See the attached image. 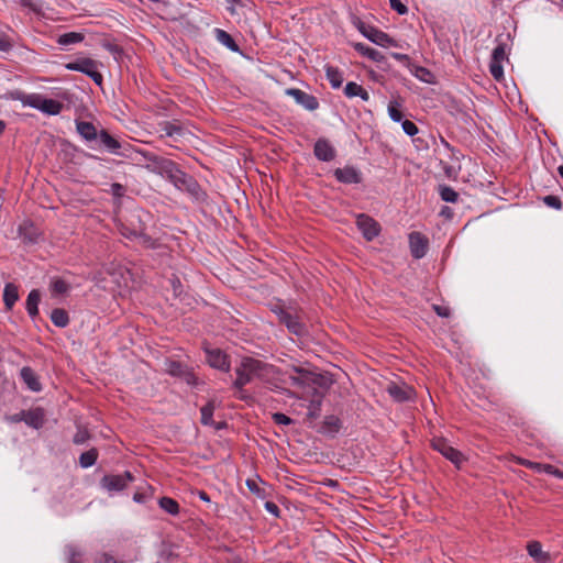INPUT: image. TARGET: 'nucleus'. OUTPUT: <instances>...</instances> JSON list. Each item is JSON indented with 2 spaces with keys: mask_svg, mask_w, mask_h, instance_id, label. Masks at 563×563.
<instances>
[{
  "mask_svg": "<svg viewBox=\"0 0 563 563\" xmlns=\"http://www.w3.org/2000/svg\"><path fill=\"white\" fill-rule=\"evenodd\" d=\"M289 383L298 388H328L332 384V379L324 374L311 371L308 367L291 365L287 371Z\"/></svg>",
  "mask_w": 563,
  "mask_h": 563,
  "instance_id": "nucleus-1",
  "label": "nucleus"
},
{
  "mask_svg": "<svg viewBox=\"0 0 563 563\" xmlns=\"http://www.w3.org/2000/svg\"><path fill=\"white\" fill-rule=\"evenodd\" d=\"M271 366L260 360L253 357H243L240 365L236 366V379L233 386L242 389L246 384H250L255 378H264L269 375Z\"/></svg>",
  "mask_w": 563,
  "mask_h": 563,
  "instance_id": "nucleus-2",
  "label": "nucleus"
},
{
  "mask_svg": "<svg viewBox=\"0 0 563 563\" xmlns=\"http://www.w3.org/2000/svg\"><path fill=\"white\" fill-rule=\"evenodd\" d=\"M145 157L151 163L148 168L172 181L176 187L187 184V175L173 161L153 154H148Z\"/></svg>",
  "mask_w": 563,
  "mask_h": 563,
  "instance_id": "nucleus-3",
  "label": "nucleus"
},
{
  "mask_svg": "<svg viewBox=\"0 0 563 563\" xmlns=\"http://www.w3.org/2000/svg\"><path fill=\"white\" fill-rule=\"evenodd\" d=\"M145 157L151 163L148 168L172 181L176 187L187 184V175L173 161L153 154H148Z\"/></svg>",
  "mask_w": 563,
  "mask_h": 563,
  "instance_id": "nucleus-4",
  "label": "nucleus"
},
{
  "mask_svg": "<svg viewBox=\"0 0 563 563\" xmlns=\"http://www.w3.org/2000/svg\"><path fill=\"white\" fill-rule=\"evenodd\" d=\"M65 67L68 70L80 71L89 76L99 86L102 84V75L98 70L99 63L91 58H78L75 62L66 64Z\"/></svg>",
  "mask_w": 563,
  "mask_h": 563,
  "instance_id": "nucleus-5",
  "label": "nucleus"
},
{
  "mask_svg": "<svg viewBox=\"0 0 563 563\" xmlns=\"http://www.w3.org/2000/svg\"><path fill=\"white\" fill-rule=\"evenodd\" d=\"M432 448L441 453L445 459L451 461L455 466L460 467L464 462L463 454L454 449L446 439L434 438L431 442Z\"/></svg>",
  "mask_w": 563,
  "mask_h": 563,
  "instance_id": "nucleus-6",
  "label": "nucleus"
},
{
  "mask_svg": "<svg viewBox=\"0 0 563 563\" xmlns=\"http://www.w3.org/2000/svg\"><path fill=\"white\" fill-rule=\"evenodd\" d=\"M132 481V474L130 472H124L123 474L118 475H104L100 484L108 492H120L123 490Z\"/></svg>",
  "mask_w": 563,
  "mask_h": 563,
  "instance_id": "nucleus-7",
  "label": "nucleus"
},
{
  "mask_svg": "<svg viewBox=\"0 0 563 563\" xmlns=\"http://www.w3.org/2000/svg\"><path fill=\"white\" fill-rule=\"evenodd\" d=\"M278 318L279 321L287 327L289 332L296 335H302L306 333V325L298 314H294L289 310L280 309L278 311Z\"/></svg>",
  "mask_w": 563,
  "mask_h": 563,
  "instance_id": "nucleus-8",
  "label": "nucleus"
},
{
  "mask_svg": "<svg viewBox=\"0 0 563 563\" xmlns=\"http://www.w3.org/2000/svg\"><path fill=\"white\" fill-rule=\"evenodd\" d=\"M506 59V48L504 44L497 45L492 54L489 63V71L494 79L501 80L504 78L503 62Z\"/></svg>",
  "mask_w": 563,
  "mask_h": 563,
  "instance_id": "nucleus-9",
  "label": "nucleus"
},
{
  "mask_svg": "<svg viewBox=\"0 0 563 563\" xmlns=\"http://www.w3.org/2000/svg\"><path fill=\"white\" fill-rule=\"evenodd\" d=\"M356 224L367 241H372L379 233L378 223L366 214L357 216Z\"/></svg>",
  "mask_w": 563,
  "mask_h": 563,
  "instance_id": "nucleus-10",
  "label": "nucleus"
},
{
  "mask_svg": "<svg viewBox=\"0 0 563 563\" xmlns=\"http://www.w3.org/2000/svg\"><path fill=\"white\" fill-rule=\"evenodd\" d=\"M286 93L292 97L297 103L301 104L305 109L313 111L318 109L319 102L317 98L297 88H289Z\"/></svg>",
  "mask_w": 563,
  "mask_h": 563,
  "instance_id": "nucleus-11",
  "label": "nucleus"
},
{
  "mask_svg": "<svg viewBox=\"0 0 563 563\" xmlns=\"http://www.w3.org/2000/svg\"><path fill=\"white\" fill-rule=\"evenodd\" d=\"M409 246L415 258H422L428 251V239L420 232L409 234Z\"/></svg>",
  "mask_w": 563,
  "mask_h": 563,
  "instance_id": "nucleus-12",
  "label": "nucleus"
},
{
  "mask_svg": "<svg viewBox=\"0 0 563 563\" xmlns=\"http://www.w3.org/2000/svg\"><path fill=\"white\" fill-rule=\"evenodd\" d=\"M207 362L211 367L218 368L223 372L230 371V362L224 352L220 349H208L206 350Z\"/></svg>",
  "mask_w": 563,
  "mask_h": 563,
  "instance_id": "nucleus-13",
  "label": "nucleus"
},
{
  "mask_svg": "<svg viewBox=\"0 0 563 563\" xmlns=\"http://www.w3.org/2000/svg\"><path fill=\"white\" fill-rule=\"evenodd\" d=\"M30 104L33 108L38 109L42 112L51 115L58 114L63 109V104L59 101L54 99L42 98L38 96L35 97Z\"/></svg>",
  "mask_w": 563,
  "mask_h": 563,
  "instance_id": "nucleus-14",
  "label": "nucleus"
},
{
  "mask_svg": "<svg viewBox=\"0 0 563 563\" xmlns=\"http://www.w3.org/2000/svg\"><path fill=\"white\" fill-rule=\"evenodd\" d=\"M335 178L343 184H358L362 180L360 170L352 166L336 168L334 170Z\"/></svg>",
  "mask_w": 563,
  "mask_h": 563,
  "instance_id": "nucleus-15",
  "label": "nucleus"
},
{
  "mask_svg": "<svg viewBox=\"0 0 563 563\" xmlns=\"http://www.w3.org/2000/svg\"><path fill=\"white\" fill-rule=\"evenodd\" d=\"M313 152L316 157L322 162H330L335 157L334 147L323 139L316 142Z\"/></svg>",
  "mask_w": 563,
  "mask_h": 563,
  "instance_id": "nucleus-16",
  "label": "nucleus"
},
{
  "mask_svg": "<svg viewBox=\"0 0 563 563\" xmlns=\"http://www.w3.org/2000/svg\"><path fill=\"white\" fill-rule=\"evenodd\" d=\"M386 390L396 401L408 400L412 395V388L407 385H397L395 383H390Z\"/></svg>",
  "mask_w": 563,
  "mask_h": 563,
  "instance_id": "nucleus-17",
  "label": "nucleus"
},
{
  "mask_svg": "<svg viewBox=\"0 0 563 563\" xmlns=\"http://www.w3.org/2000/svg\"><path fill=\"white\" fill-rule=\"evenodd\" d=\"M162 136L179 137L185 133L184 128L177 122L164 121L158 124Z\"/></svg>",
  "mask_w": 563,
  "mask_h": 563,
  "instance_id": "nucleus-18",
  "label": "nucleus"
},
{
  "mask_svg": "<svg viewBox=\"0 0 563 563\" xmlns=\"http://www.w3.org/2000/svg\"><path fill=\"white\" fill-rule=\"evenodd\" d=\"M361 31L368 40L378 45L386 46L393 42V40L386 33L379 30L368 27L362 29Z\"/></svg>",
  "mask_w": 563,
  "mask_h": 563,
  "instance_id": "nucleus-19",
  "label": "nucleus"
},
{
  "mask_svg": "<svg viewBox=\"0 0 563 563\" xmlns=\"http://www.w3.org/2000/svg\"><path fill=\"white\" fill-rule=\"evenodd\" d=\"M23 421L27 426L38 429L44 423V412L40 408L25 411V412H23Z\"/></svg>",
  "mask_w": 563,
  "mask_h": 563,
  "instance_id": "nucleus-20",
  "label": "nucleus"
},
{
  "mask_svg": "<svg viewBox=\"0 0 563 563\" xmlns=\"http://www.w3.org/2000/svg\"><path fill=\"white\" fill-rule=\"evenodd\" d=\"M528 553L538 563H547L550 561V554L542 550V545L538 541H532L527 545Z\"/></svg>",
  "mask_w": 563,
  "mask_h": 563,
  "instance_id": "nucleus-21",
  "label": "nucleus"
},
{
  "mask_svg": "<svg viewBox=\"0 0 563 563\" xmlns=\"http://www.w3.org/2000/svg\"><path fill=\"white\" fill-rule=\"evenodd\" d=\"M21 377L31 390L40 391L42 389L41 383L32 368L23 367L21 369Z\"/></svg>",
  "mask_w": 563,
  "mask_h": 563,
  "instance_id": "nucleus-22",
  "label": "nucleus"
},
{
  "mask_svg": "<svg viewBox=\"0 0 563 563\" xmlns=\"http://www.w3.org/2000/svg\"><path fill=\"white\" fill-rule=\"evenodd\" d=\"M77 132L87 141H93L99 135L91 122L79 121L76 124Z\"/></svg>",
  "mask_w": 563,
  "mask_h": 563,
  "instance_id": "nucleus-23",
  "label": "nucleus"
},
{
  "mask_svg": "<svg viewBox=\"0 0 563 563\" xmlns=\"http://www.w3.org/2000/svg\"><path fill=\"white\" fill-rule=\"evenodd\" d=\"M19 299L18 287L13 284H7L3 290V302L8 310H11Z\"/></svg>",
  "mask_w": 563,
  "mask_h": 563,
  "instance_id": "nucleus-24",
  "label": "nucleus"
},
{
  "mask_svg": "<svg viewBox=\"0 0 563 563\" xmlns=\"http://www.w3.org/2000/svg\"><path fill=\"white\" fill-rule=\"evenodd\" d=\"M344 93L349 98L360 97L364 101H367L369 99L368 92L361 85L354 81H350L346 84L344 88Z\"/></svg>",
  "mask_w": 563,
  "mask_h": 563,
  "instance_id": "nucleus-25",
  "label": "nucleus"
},
{
  "mask_svg": "<svg viewBox=\"0 0 563 563\" xmlns=\"http://www.w3.org/2000/svg\"><path fill=\"white\" fill-rule=\"evenodd\" d=\"M41 300V294L37 289H33L30 291L26 298V310L29 314L34 318L38 313V303Z\"/></svg>",
  "mask_w": 563,
  "mask_h": 563,
  "instance_id": "nucleus-26",
  "label": "nucleus"
},
{
  "mask_svg": "<svg viewBox=\"0 0 563 563\" xmlns=\"http://www.w3.org/2000/svg\"><path fill=\"white\" fill-rule=\"evenodd\" d=\"M98 136L103 146L111 153H117L121 147L120 142L111 136L106 130H102Z\"/></svg>",
  "mask_w": 563,
  "mask_h": 563,
  "instance_id": "nucleus-27",
  "label": "nucleus"
},
{
  "mask_svg": "<svg viewBox=\"0 0 563 563\" xmlns=\"http://www.w3.org/2000/svg\"><path fill=\"white\" fill-rule=\"evenodd\" d=\"M216 37L222 45H224L232 52H239L238 44L235 43L233 37L228 32H225L221 29H216Z\"/></svg>",
  "mask_w": 563,
  "mask_h": 563,
  "instance_id": "nucleus-28",
  "label": "nucleus"
},
{
  "mask_svg": "<svg viewBox=\"0 0 563 563\" xmlns=\"http://www.w3.org/2000/svg\"><path fill=\"white\" fill-rule=\"evenodd\" d=\"M325 76L334 89H338L341 87V85L343 82V77H342L341 71L338 68L327 65L325 66Z\"/></svg>",
  "mask_w": 563,
  "mask_h": 563,
  "instance_id": "nucleus-29",
  "label": "nucleus"
},
{
  "mask_svg": "<svg viewBox=\"0 0 563 563\" xmlns=\"http://www.w3.org/2000/svg\"><path fill=\"white\" fill-rule=\"evenodd\" d=\"M401 109H402V102L399 99L395 98L388 102L387 110H388V114L393 121H395V122L402 121Z\"/></svg>",
  "mask_w": 563,
  "mask_h": 563,
  "instance_id": "nucleus-30",
  "label": "nucleus"
},
{
  "mask_svg": "<svg viewBox=\"0 0 563 563\" xmlns=\"http://www.w3.org/2000/svg\"><path fill=\"white\" fill-rule=\"evenodd\" d=\"M51 320L58 328H65L69 323L68 313L60 308H56L52 311Z\"/></svg>",
  "mask_w": 563,
  "mask_h": 563,
  "instance_id": "nucleus-31",
  "label": "nucleus"
},
{
  "mask_svg": "<svg viewBox=\"0 0 563 563\" xmlns=\"http://www.w3.org/2000/svg\"><path fill=\"white\" fill-rule=\"evenodd\" d=\"M158 505L159 507L165 510L167 514L169 515H177L179 512V505L178 503L173 499V498H169V497H162L159 500H158Z\"/></svg>",
  "mask_w": 563,
  "mask_h": 563,
  "instance_id": "nucleus-32",
  "label": "nucleus"
},
{
  "mask_svg": "<svg viewBox=\"0 0 563 563\" xmlns=\"http://www.w3.org/2000/svg\"><path fill=\"white\" fill-rule=\"evenodd\" d=\"M84 34L82 33H79V32H69V33H65V34H62L59 35L58 40H57V43L59 45H70V44H75V43H79L84 40Z\"/></svg>",
  "mask_w": 563,
  "mask_h": 563,
  "instance_id": "nucleus-33",
  "label": "nucleus"
},
{
  "mask_svg": "<svg viewBox=\"0 0 563 563\" xmlns=\"http://www.w3.org/2000/svg\"><path fill=\"white\" fill-rule=\"evenodd\" d=\"M97 457H98V452L96 449L86 451V452L81 453V455L79 457L80 465L82 467H90L96 463Z\"/></svg>",
  "mask_w": 563,
  "mask_h": 563,
  "instance_id": "nucleus-34",
  "label": "nucleus"
},
{
  "mask_svg": "<svg viewBox=\"0 0 563 563\" xmlns=\"http://www.w3.org/2000/svg\"><path fill=\"white\" fill-rule=\"evenodd\" d=\"M439 194L442 200L446 202H456L459 198V194L449 186H440Z\"/></svg>",
  "mask_w": 563,
  "mask_h": 563,
  "instance_id": "nucleus-35",
  "label": "nucleus"
},
{
  "mask_svg": "<svg viewBox=\"0 0 563 563\" xmlns=\"http://www.w3.org/2000/svg\"><path fill=\"white\" fill-rule=\"evenodd\" d=\"M214 411V406L212 402L207 404L201 408V423L205 426L213 424L212 416Z\"/></svg>",
  "mask_w": 563,
  "mask_h": 563,
  "instance_id": "nucleus-36",
  "label": "nucleus"
},
{
  "mask_svg": "<svg viewBox=\"0 0 563 563\" xmlns=\"http://www.w3.org/2000/svg\"><path fill=\"white\" fill-rule=\"evenodd\" d=\"M52 291L55 294H64L68 290V285L63 279H54L51 284Z\"/></svg>",
  "mask_w": 563,
  "mask_h": 563,
  "instance_id": "nucleus-37",
  "label": "nucleus"
},
{
  "mask_svg": "<svg viewBox=\"0 0 563 563\" xmlns=\"http://www.w3.org/2000/svg\"><path fill=\"white\" fill-rule=\"evenodd\" d=\"M540 473H547V474H550V475H553V476H555L558 478H562L563 479V471L554 467L551 464H541V472Z\"/></svg>",
  "mask_w": 563,
  "mask_h": 563,
  "instance_id": "nucleus-38",
  "label": "nucleus"
},
{
  "mask_svg": "<svg viewBox=\"0 0 563 563\" xmlns=\"http://www.w3.org/2000/svg\"><path fill=\"white\" fill-rule=\"evenodd\" d=\"M401 126L404 132L409 136H413L418 133V126L412 121L404 120L401 121Z\"/></svg>",
  "mask_w": 563,
  "mask_h": 563,
  "instance_id": "nucleus-39",
  "label": "nucleus"
},
{
  "mask_svg": "<svg viewBox=\"0 0 563 563\" xmlns=\"http://www.w3.org/2000/svg\"><path fill=\"white\" fill-rule=\"evenodd\" d=\"M122 234L128 238L140 239L142 241V243L146 246H152V244H153L151 239L147 235L143 234L142 232L131 231L129 234L125 232H122Z\"/></svg>",
  "mask_w": 563,
  "mask_h": 563,
  "instance_id": "nucleus-40",
  "label": "nucleus"
},
{
  "mask_svg": "<svg viewBox=\"0 0 563 563\" xmlns=\"http://www.w3.org/2000/svg\"><path fill=\"white\" fill-rule=\"evenodd\" d=\"M320 406H321V400L320 399L312 400L310 402L309 408H308V417L310 419H316L319 416Z\"/></svg>",
  "mask_w": 563,
  "mask_h": 563,
  "instance_id": "nucleus-41",
  "label": "nucleus"
},
{
  "mask_svg": "<svg viewBox=\"0 0 563 563\" xmlns=\"http://www.w3.org/2000/svg\"><path fill=\"white\" fill-rule=\"evenodd\" d=\"M543 202L551 207V208H554V209H561L562 208V202H561V199L556 196H552V195H549V196H545L543 198Z\"/></svg>",
  "mask_w": 563,
  "mask_h": 563,
  "instance_id": "nucleus-42",
  "label": "nucleus"
},
{
  "mask_svg": "<svg viewBox=\"0 0 563 563\" xmlns=\"http://www.w3.org/2000/svg\"><path fill=\"white\" fill-rule=\"evenodd\" d=\"M324 424L330 431H338L340 429V419L335 416H328L324 420Z\"/></svg>",
  "mask_w": 563,
  "mask_h": 563,
  "instance_id": "nucleus-43",
  "label": "nucleus"
},
{
  "mask_svg": "<svg viewBox=\"0 0 563 563\" xmlns=\"http://www.w3.org/2000/svg\"><path fill=\"white\" fill-rule=\"evenodd\" d=\"M391 9H394L398 14H406L408 12V8L401 3L400 0H389Z\"/></svg>",
  "mask_w": 563,
  "mask_h": 563,
  "instance_id": "nucleus-44",
  "label": "nucleus"
},
{
  "mask_svg": "<svg viewBox=\"0 0 563 563\" xmlns=\"http://www.w3.org/2000/svg\"><path fill=\"white\" fill-rule=\"evenodd\" d=\"M273 420L277 424L288 426V424L291 423V419L288 416H286V415H284L282 412L274 413L273 415Z\"/></svg>",
  "mask_w": 563,
  "mask_h": 563,
  "instance_id": "nucleus-45",
  "label": "nucleus"
},
{
  "mask_svg": "<svg viewBox=\"0 0 563 563\" xmlns=\"http://www.w3.org/2000/svg\"><path fill=\"white\" fill-rule=\"evenodd\" d=\"M518 463L528 468L534 470L537 472H541V463L531 462L525 459H518Z\"/></svg>",
  "mask_w": 563,
  "mask_h": 563,
  "instance_id": "nucleus-46",
  "label": "nucleus"
},
{
  "mask_svg": "<svg viewBox=\"0 0 563 563\" xmlns=\"http://www.w3.org/2000/svg\"><path fill=\"white\" fill-rule=\"evenodd\" d=\"M96 563H118V562L115 561V559L112 555H110L108 553H102L97 558Z\"/></svg>",
  "mask_w": 563,
  "mask_h": 563,
  "instance_id": "nucleus-47",
  "label": "nucleus"
},
{
  "mask_svg": "<svg viewBox=\"0 0 563 563\" xmlns=\"http://www.w3.org/2000/svg\"><path fill=\"white\" fill-rule=\"evenodd\" d=\"M10 47H11V43H10L9 38L4 34L0 33V51L5 52V51H9Z\"/></svg>",
  "mask_w": 563,
  "mask_h": 563,
  "instance_id": "nucleus-48",
  "label": "nucleus"
},
{
  "mask_svg": "<svg viewBox=\"0 0 563 563\" xmlns=\"http://www.w3.org/2000/svg\"><path fill=\"white\" fill-rule=\"evenodd\" d=\"M87 438H88L87 432H86L85 430H79V431L75 434V437H74V442H75L76 444H81V443H84V442L87 440Z\"/></svg>",
  "mask_w": 563,
  "mask_h": 563,
  "instance_id": "nucleus-49",
  "label": "nucleus"
},
{
  "mask_svg": "<svg viewBox=\"0 0 563 563\" xmlns=\"http://www.w3.org/2000/svg\"><path fill=\"white\" fill-rule=\"evenodd\" d=\"M225 2L228 3V11L231 13V14H236V5H239L241 3L240 0H225Z\"/></svg>",
  "mask_w": 563,
  "mask_h": 563,
  "instance_id": "nucleus-50",
  "label": "nucleus"
},
{
  "mask_svg": "<svg viewBox=\"0 0 563 563\" xmlns=\"http://www.w3.org/2000/svg\"><path fill=\"white\" fill-rule=\"evenodd\" d=\"M111 189H112V194H113L114 196H117V197H121V196L123 195V190H124V188H123V186H122V185H120V184H117V183H115V184H112Z\"/></svg>",
  "mask_w": 563,
  "mask_h": 563,
  "instance_id": "nucleus-51",
  "label": "nucleus"
},
{
  "mask_svg": "<svg viewBox=\"0 0 563 563\" xmlns=\"http://www.w3.org/2000/svg\"><path fill=\"white\" fill-rule=\"evenodd\" d=\"M69 563H81L80 553H77L74 550H70Z\"/></svg>",
  "mask_w": 563,
  "mask_h": 563,
  "instance_id": "nucleus-52",
  "label": "nucleus"
},
{
  "mask_svg": "<svg viewBox=\"0 0 563 563\" xmlns=\"http://www.w3.org/2000/svg\"><path fill=\"white\" fill-rule=\"evenodd\" d=\"M169 372L174 375H177L180 373V364L173 362L169 367Z\"/></svg>",
  "mask_w": 563,
  "mask_h": 563,
  "instance_id": "nucleus-53",
  "label": "nucleus"
},
{
  "mask_svg": "<svg viewBox=\"0 0 563 563\" xmlns=\"http://www.w3.org/2000/svg\"><path fill=\"white\" fill-rule=\"evenodd\" d=\"M133 500L135 503L142 504V503H145L146 496L144 494H142V493H135L134 496H133Z\"/></svg>",
  "mask_w": 563,
  "mask_h": 563,
  "instance_id": "nucleus-54",
  "label": "nucleus"
},
{
  "mask_svg": "<svg viewBox=\"0 0 563 563\" xmlns=\"http://www.w3.org/2000/svg\"><path fill=\"white\" fill-rule=\"evenodd\" d=\"M435 311L439 316L441 317H448L449 316V310L448 308H442V307H435Z\"/></svg>",
  "mask_w": 563,
  "mask_h": 563,
  "instance_id": "nucleus-55",
  "label": "nucleus"
},
{
  "mask_svg": "<svg viewBox=\"0 0 563 563\" xmlns=\"http://www.w3.org/2000/svg\"><path fill=\"white\" fill-rule=\"evenodd\" d=\"M393 57L399 62H405V60H408V56L405 55V54H399V53H394L393 54Z\"/></svg>",
  "mask_w": 563,
  "mask_h": 563,
  "instance_id": "nucleus-56",
  "label": "nucleus"
},
{
  "mask_svg": "<svg viewBox=\"0 0 563 563\" xmlns=\"http://www.w3.org/2000/svg\"><path fill=\"white\" fill-rule=\"evenodd\" d=\"M246 485L252 492L257 490V485L254 481L247 479Z\"/></svg>",
  "mask_w": 563,
  "mask_h": 563,
  "instance_id": "nucleus-57",
  "label": "nucleus"
},
{
  "mask_svg": "<svg viewBox=\"0 0 563 563\" xmlns=\"http://www.w3.org/2000/svg\"><path fill=\"white\" fill-rule=\"evenodd\" d=\"M266 508L271 511V512H276L278 510V507L273 504V503H267L266 504Z\"/></svg>",
  "mask_w": 563,
  "mask_h": 563,
  "instance_id": "nucleus-58",
  "label": "nucleus"
},
{
  "mask_svg": "<svg viewBox=\"0 0 563 563\" xmlns=\"http://www.w3.org/2000/svg\"><path fill=\"white\" fill-rule=\"evenodd\" d=\"M22 420H23V412L14 415L13 417H11V421H13V422H19V421H22Z\"/></svg>",
  "mask_w": 563,
  "mask_h": 563,
  "instance_id": "nucleus-59",
  "label": "nucleus"
},
{
  "mask_svg": "<svg viewBox=\"0 0 563 563\" xmlns=\"http://www.w3.org/2000/svg\"><path fill=\"white\" fill-rule=\"evenodd\" d=\"M364 54L368 55L372 58H375V55L377 54V52L375 49H373V48H366Z\"/></svg>",
  "mask_w": 563,
  "mask_h": 563,
  "instance_id": "nucleus-60",
  "label": "nucleus"
},
{
  "mask_svg": "<svg viewBox=\"0 0 563 563\" xmlns=\"http://www.w3.org/2000/svg\"><path fill=\"white\" fill-rule=\"evenodd\" d=\"M199 497H200V499H202L205 501H209L210 500L208 495H207V493H205V492H200L199 493Z\"/></svg>",
  "mask_w": 563,
  "mask_h": 563,
  "instance_id": "nucleus-61",
  "label": "nucleus"
},
{
  "mask_svg": "<svg viewBox=\"0 0 563 563\" xmlns=\"http://www.w3.org/2000/svg\"><path fill=\"white\" fill-rule=\"evenodd\" d=\"M4 129H5V123L2 120H0V134L4 131Z\"/></svg>",
  "mask_w": 563,
  "mask_h": 563,
  "instance_id": "nucleus-62",
  "label": "nucleus"
},
{
  "mask_svg": "<svg viewBox=\"0 0 563 563\" xmlns=\"http://www.w3.org/2000/svg\"><path fill=\"white\" fill-rule=\"evenodd\" d=\"M558 172L560 176L563 178V165L559 166Z\"/></svg>",
  "mask_w": 563,
  "mask_h": 563,
  "instance_id": "nucleus-63",
  "label": "nucleus"
}]
</instances>
